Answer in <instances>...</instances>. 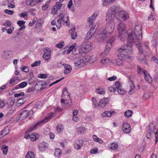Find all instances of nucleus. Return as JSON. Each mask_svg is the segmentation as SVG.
Wrapping results in <instances>:
<instances>
[{"mask_svg":"<svg viewBox=\"0 0 158 158\" xmlns=\"http://www.w3.org/2000/svg\"><path fill=\"white\" fill-rule=\"evenodd\" d=\"M127 33L128 36L127 44L126 46H122L118 50L119 52L131 53L132 51V46L133 44L135 43L140 53H143V49L141 46L140 42L142 38L141 25L137 23L135 26L134 32L131 30H129Z\"/></svg>","mask_w":158,"mask_h":158,"instance_id":"f257e3e1","label":"nucleus"},{"mask_svg":"<svg viewBox=\"0 0 158 158\" xmlns=\"http://www.w3.org/2000/svg\"><path fill=\"white\" fill-rule=\"evenodd\" d=\"M105 29L103 31L98 35L97 40L98 41H103L107 37V33L110 34L113 32L115 28V23L113 20L110 21L109 22H107Z\"/></svg>","mask_w":158,"mask_h":158,"instance_id":"f03ea898","label":"nucleus"},{"mask_svg":"<svg viewBox=\"0 0 158 158\" xmlns=\"http://www.w3.org/2000/svg\"><path fill=\"white\" fill-rule=\"evenodd\" d=\"M98 15V14L97 12H94L87 19V21L89 24V26L91 29L87 32L85 37L86 40H89L91 37L98 27H96V26H94V21Z\"/></svg>","mask_w":158,"mask_h":158,"instance_id":"7ed1b4c3","label":"nucleus"},{"mask_svg":"<svg viewBox=\"0 0 158 158\" xmlns=\"http://www.w3.org/2000/svg\"><path fill=\"white\" fill-rule=\"evenodd\" d=\"M91 57L90 56L85 55L84 56L76 59L74 61V65L76 67L83 66L85 63L91 61Z\"/></svg>","mask_w":158,"mask_h":158,"instance_id":"20e7f679","label":"nucleus"},{"mask_svg":"<svg viewBox=\"0 0 158 158\" xmlns=\"http://www.w3.org/2000/svg\"><path fill=\"white\" fill-rule=\"evenodd\" d=\"M54 113H51L48 115L43 120L38 122L36 123L34 126H32L30 129V131H31L33 130L36 129L38 126H40L42 124H44L48 122L51 119L52 117H54Z\"/></svg>","mask_w":158,"mask_h":158,"instance_id":"39448f33","label":"nucleus"},{"mask_svg":"<svg viewBox=\"0 0 158 158\" xmlns=\"http://www.w3.org/2000/svg\"><path fill=\"white\" fill-rule=\"evenodd\" d=\"M116 10L115 6H113L111 7L108 10L106 14V20L107 22H109L110 21L113 20L114 17V14Z\"/></svg>","mask_w":158,"mask_h":158,"instance_id":"423d86ee","label":"nucleus"},{"mask_svg":"<svg viewBox=\"0 0 158 158\" xmlns=\"http://www.w3.org/2000/svg\"><path fill=\"white\" fill-rule=\"evenodd\" d=\"M119 59L114 62V64L118 66H123V60H125L126 58H130L127 55L120 54L118 55Z\"/></svg>","mask_w":158,"mask_h":158,"instance_id":"0eeeda50","label":"nucleus"},{"mask_svg":"<svg viewBox=\"0 0 158 158\" xmlns=\"http://www.w3.org/2000/svg\"><path fill=\"white\" fill-rule=\"evenodd\" d=\"M81 48L83 53H87L92 48L90 43L89 41L84 42L81 45Z\"/></svg>","mask_w":158,"mask_h":158,"instance_id":"6e6552de","label":"nucleus"},{"mask_svg":"<svg viewBox=\"0 0 158 158\" xmlns=\"http://www.w3.org/2000/svg\"><path fill=\"white\" fill-rule=\"evenodd\" d=\"M62 99L61 100V103L65 102V100H69L70 99V94L67 91V88H64L62 90V94L61 96Z\"/></svg>","mask_w":158,"mask_h":158,"instance_id":"1a4fd4ad","label":"nucleus"},{"mask_svg":"<svg viewBox=\"0 0 158 158\" xmlns=\"http://www.w3.org/2000/svg\"><path fill=\"white\" fill-rule=\"evenodd\" d=\"M119 33V38H121L122 34L123 32L126 29V27L124 23L121 22L118 25L117 27Z\"/></svg>","mask_w":158,"mask_h":158,"instance_id":"9d476101","label":"nucleus"},{"mask_svg":"<svg viewBox=\"0 0 158 158\" xmlns=\"http://www.w3.org/2000/svg\"><path fill=\"white\" fill-rule=\"evenodd\" d=\"M118 16L123 19V21H125L129 18V14L125 11H119L118 13Z\"/></svg>","mask_w":158,"mask_h":158,"instance_id":"9b49d317","label":"nucleus"},{"mask_svg":"<svg viewBox=\"0 0 158 158\" xmlns=\"http://www.w3.org/2000/svg\"><path fill=\"white\" fill-rule=\"evenodd\" d=\"M58 18H59L57 20L56 23V27L58 28H60L61 26V23L62 21H64L65 18H66V16L64 15L63 13H60L58 16Z\"/></svg>","mask_w":158,"mask_h":158,"instance_id":"f8f14e48","label":"nucleus"},{"mask_svg":"<svg viewBox=\"0 0 158 158\" xmlns=\"http://www.w3.org/2000/svg\"><path fill=\"white\" fill-rule=\"evenodd\" d=\"M84 144V141L83 139L76 140L74 144V148L77 150H80L83 146Z\"/></svg>","mask_w":158,"mask_h":158,"instance_id":"ddd939ff","label":"nucleus"},{"mask_svg":"<svg viewBox=\"0 0 158 158\" xmlns=\"http://www.w3.org/2000/svg\"><path fill=\"white\" fill-rule=\"evenodd\" d=\"M44 51V53L43 56V58L46 60H49L51 57L50 50L48 48H46Z\"/></svg>","mask_w":158,"mask_h":158,"instance_id":"4468645a","label":"nucleus"},{"mask_svg":"<svg viewBox=\"0 0 158 158\" xmlns=\"http://www.w3.org/2000/svg\"><path fill=\"white\" fill-rule=\"evenodd\" d=\"M122 130L126 133H129L131 130L130 125L126 122L123 123L122 127Z\"/></svg>","mask_w":158,"mask_h":158,"instance_id":"2eb2a0df","label":"nucleus"},{"mask_svg":"<svg viewBox=\"0 0 158 158\" xmlns=\"http://www.w3.org/2000/svg\"><path fill=\"white\" fill-rule=\"evenodd\" d=\"M142 71L144 74L145 80L149 83H151L152 81V78L149 73L144 69H143Z\"/></svg>","mask_w":158,"mask_h":158,"instance_id":"dca6fc26","label":"nucleus"},{"mask_svg":"<svg viewBox=\"0 0 158 158\" xmlns=\"http://www.w3.org/2000/svg\"><path fill=\"white\" fill-rule=\"evenodd\" d=\"M76 45L77 44L76 43H74L73 45L70 46L67 51V53H69L71 51H73V53L74 54H77L79 52V51L78 50H77V52H76L77 51V48H76L75 47Z\"/></svg>","mask_w":158,"mask_h":158,"instance_id":"f3484780","label":"nucleus"},{"mask_svg":"<svg viewBox=\"0 0 158 158\" xmlns=\"http://www.w3.org/2000/svg\"><path fill=\"white\" fill-rule=\"evenodd\" d=\"M38 148L41 151H44L48 148V144L44 141H42L39 144Z\"/></svg>","mask_w":158,"mask_h":158,"instance_id":"a211bd4d","label":"nucleus"},{"mask_svg":"<svg viewBox=\"0 0 158 158\" xmlns=\"http://www.w3.org/2000/svg\"><path fill=\"white\" fill-rule=\"evenodd\" d=\"M64 67L65 69L64 71V74L67 75L71 72L72 68L70 65L65 64L64 65Z\"/></svg>","mask_w":158,"mask_h":158,"instance_id":"6ab92c4d","label":"nucleus"},{"mask_svg":"<svg viewBox=\"0 0 158 158\" xmlns=\"http://www.w3.org/2000/svg\"><path fill=\"white\" fill-rule=\"evenodd\" d=\"M28 112L27 110H24L19 115V119L20 120H23L26 118L28 116Z\"/></svg>","mask_w":158,"mask_h":158,"instance_id":"aec40b11","label":"nucleus"},{"mask_svg":"<svg viewBox=\"0 0 158 158\" xmlns=\"http://www.w3.org/2000/svg\"><path fill=\"white\" fill-rule=\"evenodd\" d=\"M108 101L107 98H104L102 99L99 103V107H104Z\"/></svg>","mask_w":158,"mask_h":158,"instance_id":"412c9836","label":"nucleus"},{"mask_svg":"<svg viewBox=\"0 0 158 158\" xmlns=\"http://www.w3.org/2000/svg\"><path fill=\"white\" fill-rule=\"evenodd\" d=\"M115 113V112L114 111H106L103 112L101 116L102 117H106V116L108 117H110L112 114Z\"/></svg>","mask_w":158,"mask_h":158,"instance_id":"4be33fe9","label":"nucleus"},{"mask_svg":"<svg viewBox=\"0 0 158 158\" xmlns=\"http://www.w3.org/2000/svg\"><path fill=\"white\" fill-rule=\"evenodd\" d=\"M69 32L71 34L72 39L75 40L77 36V32L75 31V28H71L69 30Z\"/></svg>","mask_w":158,"mask_h":158,"instance_id":"5701e85b","label":"nucleus"},{"mask_svg":"<svg viewBox=\"0 0 158 158\" xmlns=\"http://www.w3.org/2000/svg\"><path fill=\"white\" fill-rule=\"evenodd\" d=\"M152 42L154 44H156L158 43V33L155 32L152 37Z\"/></svg>","mask_w":158,"mask_h":158,"instance_id":"b1692460","label":"nucleus"},{"mask_svg":"<svg viewBox=\"0 0 158 158\" xmlns=\"http://www.w3.org/2000/svg\"><path fill=\"white\" fill-rule=\"evenodd\" d=\"M27 85V83L26 82L23 81L19 84L17 85L15 87V89H17L19 88H22L25 87Z\"/></svg>","mask_w":158,"mask_h":158,"instance_id":"393cba45","label":"nucleus"},{"mask_svg":"<svg viewBox=\"0 0 158 158\" xmlns=\"http://www.w3.org/2000/svg\"><path fill=\"white\" fill-rule=\"evenodd\" d=\"M108 147L111 149L115 150L118 147V145L116 142H114L108 145Z\"/></svg>","mask_w":158,"mask_h":158,"instance_id":"a878e982","label":"nucleus"},{"mask_svg":"<svg viewBox=\"0 0 158 158\" xmlns=\"http://www.w3.org/2000/svg\"><path fill=\"white\" fill-rule=\"evenodd\" d=\"M29 137L31 140L34 141L38 138L39 135L36 133H33L30 135H29Z\"/></svg>","mask_w":158,"mask_h":158,"instance_id":"bb28decb","label":"nucleus"},{"mask_svg":"<svg viewBox=\"0 0 158 158\" xmlns=\"http://www.w3.org/2000/svg\"><path fill=\"white\" fill-rule=\"evenodd\" d=\"M15 99L14 98L10 97L8 100L6 104L10 106H12L14 105Z\"/></svg>","mask_w":158,"mask_h":158,"instance_id":"cd10ccee","label":"nucleus"},{"mask_svg":"<svg viewBox=\"0 0 158 158\" xmlns=\"http://www.w3.org/2000/svg\"><path fill=\"white\" fill-rule=\"evenodd\" d=\"M139 60L142 64H147L145 56L142 54H141L140 58H139Z\"/></svg>","mask_w":158,"mask_h":158,"instance_id":"c85d7f7f","label":"nucleus"},{"mask_svg":"<svg viewBox=\"0 0 158 158\" xmlns=\"http://www.w3.org/2000/svg\"><path fill=\"white\" fill-rule=\"evenodd\" d=\"M92 138L94 141L98 142L100 143H102L103 142L102 140L98 137L96 135H93L92 136Z\"/></svg>","mask_w":158,"mask_h":158,"instance_id":"c756f323","label":"nucleus"},{"mask_svg":"<svg viewBox=\"0 0 158 158\" xmlns=\"http://www.w3.org/2000/svg\"><path fill=\"white\" fill-rule=\"evenodd\" d=\"M8 131V130L7 128H4L0 132V135H1L3 137L8 133L9 131Z\"/></svg>","mask_w":158,"mask_h":158,"instance_id":"7c9ffc66","label":"nucleus"},{"mask_svg":"<svg viewBox=\"0 0 158 158\" xmlns=\"http://www.w3.org/2000/svg\"><path fill=\"white\" fill-rule=\"evenodd\" d=\"M61 153V150L59 148H56L55 149L54 155L55 156L59 158Z\"/></svg>","mask_w":158,"mask_h":158,"instance_id":"2f4dec72","label":"nucleus"},{"mask_svg":"<svg viewBox=\"0 0 158 158\" xmlns=\"http://www.w3.org/2000/svg\"><path fill=\"white\" fill-rule=\"evenodd\" d=\"M11 52L9 51H4V53L2 55V57L4 59H7L10 56Z\"/></svg>","mask_w":158,"mask_h":158,"instance_id":"473e14b6","label":"nucleus"},{"mask_svg":"<svg viewBox=\"0 0 158 158\" xmlns=\"http://www.w3.org/2000/svg\"><path fill=\"white\" fill-rule=\"evenodd\" d=\"M8 147L5 145H3L2 147V150L3 152V153L4 155H6L8 152Z\"/></svg>","mask_w":158,"mask_h":158,"instance_id":"72a5a7b5","label":"nucleus"},{"mask_svg":"<svg viewBox=\"0 0 158 158\" xmlns=\"http://www.w3.org/2000/svg\"><path fill=\"white\" fill-rule=\"evenodd\" d=\"M35 155L32 152H29L26 156V158H34Z\"/></svg>","mask_w":158,"mask_h":158,"instance_id":"f704fd0d","label":"nucleus"},{"mask_svg":"<svg viewBox=\"0 0 158 158\" xmlns=\"http://www.w3.org/2000/svg\"><path fill=\"white\" fill-rule=\"evenodd\" d=\"M132 110H128L125 112L124 115L126 118H128L132 115Z\"/></svg>","mask_w":158,"mask_h":158,"instance_id":"c9c22d12","label":"nucleus"},{"mask_svg":"<svg viewBox=\"0 0 158 158\" xmlns=\"http://www.w3.org/2000/svg\"><path fill=\"white\" fill-rule=\"evenodd\" d=\"M77 130L78 134H81L83 133L86 130V129L83 127H78Z\"/></svg>","mask_w":158,"mask_h":158,"instance_id":"e433bc0d","label":"nucleus"},{"mask_svg":"<svg viewBox=\"0 0 158 158\" xmlns=\"http://www.w3.org/2000/svg\"><path fill=\"white\" fill-rule=\"evenodd\" d=\"M110 62V60L107 58L105 57L102 58L101 60V62L104 64H106Z\"/></svg>","mask_w":158,"mask_h":158,"instance_id":"4c0bfd02","label":"nucleus"},{"mask_svg":"<svg viewBox=\"0 0 158 158\" xmlns=\"http://www.w3.org/2000/svg\"><path fill=\"white\" fill-rule=\"evenodd\" d=\"M64 45V43L63 41H60L55 46L56 47L61 48H62Z\"/></svg>","mask_w":158,"mask_h":158,"instance_id":"58836bf2","label":"nucleus"},{"mask_svg":"<svg viewBox=\"0 0 158 158\" xmlns=\"http://www.w3.org/2000/svg\"><path fill=\"white\" fill-rule=\"evenodd\" d=\"M96 92L99 94H103L105 93V91L101 88H98L96 89Z\"/></svg>","mask_w":158,"mask_h":158,"instance_id":"ea45409f","label":"nucleus"},{"mask_svg":"<svg viewBox=\"0 0 158 158\" xmlns=\"http://www.w3.org/2000/svg\"><path fill=\"white\" fill-rule=\"evenodd\" d=\"M49 1H47L45 4L42 6V9L43 10H46L49 7Z\"/></svg>","mask_w":158,"mask_h":158,"instance_id":"a19ab883","label":"nucleus"},{"mask_svg":"<svg viewBox=\"0 0 158 158\" xmlns=\"http://www.w3.org/2000/svg\"><path fill=\"white\" fill-rule=\"evenodd\" d=\"M115 37L114 36L111 37L108 41L107 45L110 46L111 47L112 46V44L114 41Z\"/></svg>","mask_w":158,"mask_h":158,"instance_id":"79ce46f5","label":"nucleus"},{"mask_svg":"<svg viewBox=\"0 0 158 158\" xmlns=\"http://www.w3.org/2000/svg\"><path fill=\"white\" fill-rule=\"evenodd\" d=\"M44 23V20L42 18L39 19L36 22L37 25L39 27L41 26Z\"/></svg>","mask_w":158,"mask_h":158,"instance_id":"37998d69","label":"nucleus"},{"mask_svg":"<svg viewBox=\"0 0 158 158\" xmlns=\"http://www.w3.org/2000/svg\"><path fill=\"white\" fill-rule=\"evenodd\" d=\"M130 77H129V80L130 81V83L131 84V85L130 86V89L129 90V93H130L131 92V91L134 90L135 88V85L134 84H133L132 81L130 80Z\"/></svg>","mask_w":158,"mask_h":158,"instance_id":"c03bdc74","label":"nucleus"},{"mask_svg":"<svg viewBox=\"0 0 158 158\" xmlns=\"http://www.w3.org/2000/svg\"><path fill=\"white\" fill-rule=\"evenodd\" d=\"M63 126L61 124H59L56 127V130L59 132H61L63 131Z\"/></svg>","mask_w":158,"mask_h":158,"instance_id":"a18cd8bd","label":"nucleus"},{"mask_svg":"<svg viewBox=\"0 0 158 158\" xmlns=\"http://www.w3.org/2000/svg\"><path fill=\"white\" fill-rule=\"evenodd\" d=\"M93 100V104L94 105L95 107H99V103H98L96 99L94 98H92Z\"/></svg>","mask_w":158,"mask_h":158,"instance_id":"49530a36","label":"nucleus"},{"mask_svg":"<svg viewBox=\"0 0 158 158\" xmlns=\"http://www.w3.org/2000/svg\"><path fill=\"white\" fill-rule=\"evenodd\" d=\"M41 63L40 60L36 61L31 64L32 67H34L39 65Z\"/></svg>","mask_w":158,"mask_h":158,"instance_id":"de8ad7c7","label":"nucleus"},{"mask_svg":"<svg viewBox=\"0 0 158 158\" xmlns=\"http://www.w3.org/2000/svg\"><path fill=\"white\" fill-rule=\"evenodd\" d=\"M62 4L61 3V2H57L56 3V5L54 6L55 7H56L58 10H60Z\"/></svg>","mask_w":158,"mask_h":158,"instance_id":"09e8293b","label":"nucleus"},{"mask_svg":"<svg viewBox=\"0 0 158 158\" xmlns=\"http://www.w3.org/2000/svg\"><path fill=\"white\" fill-rule=\"evenodd\" d=\"M4 12L7 14H8L10 15H13L14 13L13 11L10 10L8 9H6L4 10Z\"/></svg>","mask_w":158,"mask_h":158,"instance_id":"8fccbe9b","label":"nucleus"},{"mask_svg":"<svg viewBox=\"0 0 158 158\" xmlns=\"http://www.w3.org/2000/svg\"><path fill=\"white\" fill-rule=\"evenodd\" d=\"M115 85L117 89L122 87V85L118 81H116L115 83Z\"/></svg>","mask_w":158,"mask_h":158,"instance_id":"3c124183","label":"nucleus"},{"mask_svg":"<svg viewBox=\"0 0 158 158\" xmlns=\"http://www.w3.org/2000/svg\"><path fill=\"white\" fill-rule=\"evenodd\" d=\"M21 69L23 71L26 73L28 72L29 71L28 68L26 66H22Z\"/></svg>","mask_w":158,"mask_h":158,"instance_id":"603ef678","label":"nucleus"},{"mask_svg":"<svg viewBox=\"0 0 158 158\" xmlns=\"http://www.w3.org/2000/svg\"><path fill=\"white\" fill-rule=\"evenodd\" d=\"M117 92L118 93L122 95H124L125 93L122 87L117 89Z\"/></svg>","mask_w":158,"mask_h":158,"instance_id":"864d4df0","label":"nucleus"},{"mask_svg":"<svg viewBox=\"0 0 158 158\" xmlns=\"http://www.w3.org/2000/svg\"><path fill=\"white\" fill-rule=\"evenodd\" d=\"M106 47V48L105 49L104 52L105 54H106V55H107L110 50V47L111 46H110L107 45V44Z\"/></svg>","mask_w":158,"mask_h":158,"instance_id":"5fc2aeb1","label":"nucleus"},{"mask_svg":"<svg viewBox=\"0 0 158 158\" xmlns=\"http://www.w3.org/2000/svg\"><path fill=\"white\" fill-rule=\"evenodd\" d=\"M25 22L23 21L19 20L17 22V24L19 27H21L25 25Z\"/></svg>","mask_w":158,"mask_h":158,"instance_id":"6e6d98bb","label":"nucleus"},{"mask_svg":"<svg viewBox=\"0 0 158 158\" xmlns=\"http://www.w3.org/2000/svg\"><path fill=\"white\" fill-rule=\"evenodd\" d=\"M43 1V0H33V6H34L37 4L42 3Z\"/></svg>","mask_w":158,"mask_h":158,"instance_id":"4d7b16f0","label":"nucleus"},{"mask_svg":"<svg viewBox=\"0 0 158 158\" xmlns=\"http://www.w3.org/2000/svg\"><path fill=\"white\" fill-rule=\"evenodd\" d=\"M33 0H27L26 1V4L27 5H31V6H33Z\"/></svg>","mask_w":158,"mask_h":158,"instance_id":"13d9d810","label":"nucleus"},{"mask_svg":"<svg viewBox=\"0 0 158 158\" xmlns=\"http://www.w3.org/2000/svg\"><path fill=\"white\" fill-rule=\"evenodd\" d=\"M115 0H104L103 5L110 4L113 2Z\"/></svg>","mask_w":158,"mask_h":158,"instance_id":"bf43d9fd","label":"nucleus"},{"mask_svg":"<svg viewBox=\"0 0 158 158\" xmlns=\"http://www.w3.org/2000/svg\"><path fill=\"white\" fill-rule=\"evenodd\" d=\"M137 73L138 75L139 76H140L142 72V70L143 69H141V67L139 66H137Z\"/></svg>","mask_w":158,"mask_h":158,"instance_id":"052dcab7","label":"nucleus"},{"mask_svg":"<svg viewBox=\"0 0 158 158\" xmlns=\"http://www.w3.org/2000/svg\"><path fill=\"white\" fill-rule=\"evenodd\" d=\"M48 76V75L46 74H40L38 75V77L41 78H45Z\"/></svg>","mask_w":158,"mask_h":158,"instance_id":"680f3d73","label":"nucleus"},{"mask_svg":"<svg viewBox=\"0 0 158 158\" xmlns=\"http://www.w3.org/2000/svg\"><path fill=\"white\" fill-rule=\"evenodd\" d=\"M37 19L36 18H34L31 22H30L29 24V26H33L37 20Z\"/></svg>","mask_w":158,"mask_h":158,"instance_id":"e2e57ef3","label":"nucleus"},{"mask_svg":"<svg viewBox=\"0 0 158 158\" xmlns=\"http://www.w3.org/2000/svg\"><path fill=\"white\" fill-rule=\"evenodd\" d=\"M28 15V13L27 12H23L19 14V16L20 17L24 18L26 16Z\"/></svg>","mask_w":158,"mask_h":158,"instance_id":"0e129e2a","label":"nucleus"},{"mask_svg":"<svg viewBox=\"0 0 158 158\" xmlns=\"http://www.w3.org/2000/svg\"><path fill=\"white\" fill-rule=\"evenodd\" d=\"M42 103L40 102H38L35 105V107L37 109H40L41 107Z\"/></svg>","mask_w":158,"mask_h":158,"instance_id":"69168bd1","label":"nucleus"},{"mask_svg":"<svg viewBox=\"0 0 158 158\" xmlns=\"http://www.w3.org/2000/svg\"><path fill=\"white\" fill-rule=\"evenodd\" d=\"M154 19V15L152 13H151L150 15L148 17V20L149 21L153 20Z\"/></svg>","mask_w":158,"mask_h":158,"instance_id":"338daca9","label":"nucleus"},{"mask_svg":"<svg viewBox=\"0 0 158 158\" xmlns=\"http://www.w3.org/2000/svg\"><path fill=\"white\" fill-rule=\"evenodd\" d=\"M58 10L54 6L52 10V14L55 15L56 13Z\"/></svg>","mask_w":158,"mask_h":158,"instance_id":"774afa93","label":"nucleus"}]
</instances>
